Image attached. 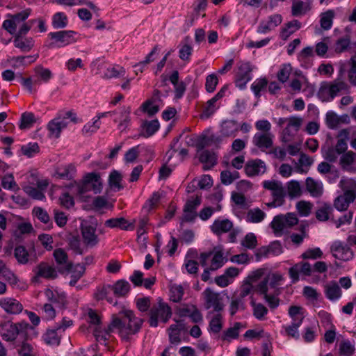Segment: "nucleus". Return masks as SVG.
Masks as SVG:
<instances>
[{"label":"nucleus","instance_id":"f257e3e1","mask_svg":"<svg viewBox=\"0 0 356 356\" xmlns=\"http://www.w3.org/2000/svg\"><path fill=\"white\" fill-rule=\"evenodd\" d=\"M143 322L141 318L134 316L132 311L124 309L118 316H113L109 330L116 329L122 339H127L129 336L139 331Z\"/></svg>","mask_w":356,"mask_h":356},{"label":"nucleus","instance_id":"f03ea898","mask_svg":"<svg viewBox=\"0 0 356 356\" xmlns=\"http://www.w3.org/2000/svg\"><path fill=\"white\" fill-rule=\"evenodd\" d=\"M348 89L347 84L342 81H323L321 83L318 97L322 102H330L341 91Z\"/></svg>","mask_w":356,"mask_h":356},{"label":"nucleus","instance_id":"7ed1b4c3","mask_svg":"<svg viewBox=\"0 0 356 356\" xmlns=\"http://www.w3.org/2000/svg\"><path fill=\"white\" fill-rule=\"evenodd\" d=\"M284 280L283 275L279 273L269 274L256 285V292H273L275 294H280V286L282 284Z\"/></svg>","mask_w":356,"mask_h":356},{"label":"nucleus","instance_id":"20e7f679","mask_svg":"<svg viewBox=\"0 0 356 356\" xmlns=\"http://www.w3.org/2000/svg\"><path fill=\"white\" fill-rule=\"evenodd\" d=\"M26 323H13L6 322L1 327V334L6 341H13L17 337L23 339L26 335V331L29 327Z\"/></svg>","mask_w":356,"mask_h":356},{"label":"nucleus","instance_id":"39448f33","mask_svg":"<svg viewBox=\"0 0 356 356\" xmlns=\"http://www.w3.org/2000/svg\"><path fill=\"white\" fill-rule=\"evenodd\" d=\"M69 119L74 122H77L75 114L72 111H67L63 116L60 115L51 120L47 125L49 136L56 138H59L62 130L67 127Z\"/></svg>","mask_w":356,"mask_h":356},{"label":"nucleus","instance_id":"423d86ee","mask_svg":"<svg viewBox=\"0 0 356 356\" xmlns=\"http://www.w3.org/2000/svg\"><path fill=\"white\" fill-rule=\"evenodd\" d=\"M149 325L152 327H157L159 321L165 323L172 316L171 308L168 304L160 300L150 310Z\"/></svg>","mask_w":356,"mask_h":356},{"label":"nucleus","instance_id":"0eeeda50","mask_svg":"<svg viewBox=\"0 0 356 356\" xmlns=\"http://www.w3.org/2000/svg\"><path fill=\"white\" fill-rule=\"evenodd\" d=\"M297 216L293 213H288L286 215L275 216L270 226L277 236L281 235L285 230L298 224Z\"/></svg>","mask_w":356,"mask_h":356},{"label":"nucleus","instance_id":"6e6552de","mask_svg":"<svg viewBox=\"0 0 356 356\" xmlns=\"http://www.w3.org/2000/svg\"><path fill=\"white\" fill-rule=\"evenodd\" d=\"M211 256L212 258L209 266L211 270H216L220 268L227 261L221 248L216 247L212 251L200 254L199 259L201 266L203 267L206 266L207 265V261Z\"/></svg>","mask_w":356,"mask_h":356},{"label":"nucleus","instance_id":"1a4fd4ad","mask_svg":"<svg viewBox=\"0 0 356 356\" xmlns=\"http://www.w3.org/2000/svg\"><path fill=\"white\" fill-rule=\"evenodd\" d=\"M252 67L249 62H239L235 79L236 86L241 90L245 89L247 83L252 79Z\"/></svg>","mask_w":356,"mask_h":356},{"label":"nucleus","instance_id":"9d476101","mask_svg":"<svg viewBox=\"0 0 356 356\" xmlns=\"http://www.w3.org/2000/svg\"><path fill=\"white\" fill-rule=\"evenodd\" d=\"M76 35V33L73 31H59L51 32L48 34L49 37L54 40L51 45L56 47H63L75 42Z\"/></svg>","mask_w":356,"mask_h":356},{"label":"nucleus","instance_id":"9b49d317","mask_svg":"<svg viewBox=\"0 0 356 356\" xmlns=\"http://www.w3.org/2000/svg\"><path fill=\"white\" fill-rule=\"evenodd\" d=\"M262 186L271 192L272 199H275L277 203H284L286 192L281 181L265 180L262 182Z\"/></svg>","mask_w":356,"mask_h":356},{"label":"nucleus","instance_id":"f8f14e48","mask_svg":"<svg viewBox=\"0 0 356 356\" xmlns=\"http://www.w3.org/2000/svg\"><path fill=\"white\" fill-rule=\"evenodd\" d=\"M332 256L339 260L349 261L353 258L354 254L349 245L341 241H335L330 245Z\"/></svg>","mask_w":356,"mask_h":356},{"label":"nucleus","instance_id":"ddd939ff","mask_svg":"<svg viewBox=\"0 0 356 356\" xmlns=\"http://www.w3.org/2000/svg\"><path fill=\"white\" fill-rule=\"evenodd\" d=\"M29 10H22L10 16V19H6L3 23V27L10 34H15L17 28L29 17Z\"/></svg>","mask_w":356,"mask_h":356},{"label":"nucleus","instance_id":"4468645a","mask_svg":"<svg viewBox=\"0 0 356 356\" xmlns=\"http://www.w3.org/2000/svg\"><path fill=\"white\" fill-rule=\"evenodd\" d=\"M49 303L55 304L58 308L65 309L67 305L66 293L58 289L47 288L44 291Z\"/></svg>","mask_w":356,"mask_h":356},{"label":"nucleus","instance_id":"2eb2a0df","mask_svg":"<svg viewBox=\"0 0 356 356\" xmlns=\"http://www.w3.org/2000/svg\"><path fill=\"white\" fill-rule=\"evenodd\" d=\"M313 273V268L312 265L308 262L300 261L289 270V275L291 279L292 283H296L300 280V275L305 276H310Z\"/></svg>","mask_w":356,"mask_h":356},{"label":"nucleus","instance_id":"dca6fc26","mask_svg":"<svg viewBox=\"0 0 356 356\" xmlns=\"http://www.w3.org/2000/svg\"><path fill=\"white\" fill-rule=\"evenodd\" d=\"M81 234L84 243L93 247L99 243L98 236L96 234V225L85 222L81 226Z\"/></svg>","mask_w":356,"mask_h":356},{"label":"nucleus","instance_id":"f3484780","mask_svg":"<svg viewBox=\"0 0 356 356\" xmlns=\"http://www.w3.org/2000/svg\"><path fill=\"white\" fill-rule=\"evenodd\" d=\"M261 275V271L257 270L250 274L247 279L244 281L243 284L241 286L238 297L244 299L245 297L252 294L255 291L256 286L254 284L259 279Z\"/></svg>","mask_w":356,"mask_h":356},{"label":"nucleus","instance_id":"a211bd4d","mask_svg":"<svg viewBox=\"0 0 356 356\" xmlns=\"http://www.w3.org/2000/svg\"><path fill=\"white\" fill-rule=\"evenodd\" d=\"M266 171V163L259 159L250 160L245 165V172L249 177L262 175Z\"/></svg>","mask_w":356,"mask_h":356},{"label":"nucleus","instance_id":"6ab92c4d","mask_svg":"<svg viewBox=\"0 0 356 356\" xmlns=\"http://www.w3.org/2000/svg\"><path fill=\"white\" fill-rule=\"evenodd\" d=\"M201 204L200 197H192L188 200L184 207L183 220L186 222H192L197 216V209Z\"/></svg>","mask_w":356,"mask_h":356},{"label":"nucleus","instance_id":"aec40b11","mask_svg":"<svg viewBox=\"0 0 356 356\" xmlns=\"http://www.w3.org/2000/svg\"><path fill=\"white\" fill-rule=\"evenodd\" d=\"M282 17L280 15L274 14L270 15L268 17L267 20L261 21L259 23L257 31L259 33H267L280 25L282 23Z\"/></svg>","mask_w":356,"mask_h":356},{"label":"nucleus","instance_id":"412c9836","mask_svg":"<svg viewBox=\"0 0 356 356\" xmlns=\"http://www.w3.org/2000/svg\"><path fill=\"white\" fill-rule=\"evenodd\" d=\"M204 294L207 309L213 308L216 312H220L222 309L223 305L218 293L213 291L210 289H207L204 291Z\"/></svg>","mask_w":356,"mask_h":356},{"label":"nucleus","instance_id":"4be33fe9","mask_svg":"<svg viewBox=\"0 0 356 356\" xmlns=\"http://www.w3.org/2000/svg\"><path fill=\"white\" fill-rule=\"evenodd\" d=\"M239 130V124L234 120H223L220 126V136L223 138H234Z\"/></svg>","mask_w":356,"mask_h":356},{"label":"nucleus","instance_id":"5701e85b","mask_svg":"<svg viewBox=\"0 0 356 356\" xmlns=\"http://www.w3.org/2000/svg\"><path fill=\"white\" fill-rule=\"evenodd\" d=\"M356 197L355 193L352 190L346 191L343 195L337 197L334 200V207L340 211H346L350 204L353 202Z\"/></svg>","mask_w":356,"mask_h":356},{"label":"nucleus","instance_id":"b1692460","mask_svg":"<svg viewBox=\"0 0 356 356\" xmlns=\"http://www.w3.org/2000/svg\"><path fill=\"white\" fill-rule=\"evenodd\" d=\"M311 0H293L291 15L294 17H301L306 15L312 9Z\"/></svg>","mask_w":356,"mask_h":356},{"label":"nucleus","instance_id":"393cba45","mask_svg":"<svg viewBox=\"0 0 356 356\" xmlns=\"http://www.w3.org/2000/svg\"><path fill=\"white\" fill-rule=\"evenodd\" d=\"M301 123V118L296 117L289 118L287 126L283 131V138L284 141H289L291 140V138L299 130Z\"/></svg>","mask_w":356,"mask_h":356},{"label":"nucleus","instance_id":"a878e982","mask_svg":"<svg viewBox=\"0 0 356 356\" xmlns=\"http://www.w3.org/2000/svg\"><path fill=\"white\" fill-rule=\"evenodd\" d=\"M0 305L8 314H17L22 311V305L17 300L4 298L0 300Z\"/></svg>","mask_w":356,"mask_h":356},{"label":"nucleus","instance_id":"bb28decb","mask_svg":"<svg viewBox=\"0 0 356 356\" xmlns=\"http://www.w3.org/2000/svg\"><path fill=\"white\" fill-rule=\"evenodd\" d=\"M356 163V153L353 151H348L343 154L339 160L341 168L349 172H355L356 168L353 165Z\"/></svg>","mask_w":356,"mask_h":356},{"label":"nucleus","instance_id":"cd10ccee","mask_svg":"<svg viewBox=\"0 0 356 356\" xmlns=\"http://www.w3.org/2000/svg\"><path fill=\"white\" fill-rule=\"evenodd\" d=\"M252 143L261 149H268L273 145V135L270 133H256Z\"/></svg>","mask_w":356,"mask_h":356},{"label":"nucleus","instance_id":"c85d7f7f","mask_svg":"<svg viewBox=\"0 0 356 356\" xmlns=\"http://www.w3.org/2000/svg\"><path fill=\"white\" fill-rule=\"evenodd\" d=\"M35 77L34 84L35 86H40L41 83H48L53 77V74L51 71L45 68L42 65H37L34 68Z\"/></svg>","mask_w":356,"mask_h":356},{"label":"nucleus","instance_id":"c756f323","mask_svg":"<svg viewBox=\"0 0 356 356\" xmlns=\"http://www.w3.org/2000/svg\"><path fill=\"white\" fill-rule=\"evenodd\" d=\"M130 113V108L125 106L120 108L118 112L115 111L114 115H117V116L115 118L114 121L118 122V129L120 130L124 131L128 127L131 120Z\"/></svg>","mask_w":356,"mask_h":356},{"label":"nucleus","instance_id":"7c9ffc66","mask_svg":"<svg viewBox=\"0 0 356 356\" xmlns=\"http://www.w3.org/2000/svg\"><path fill=\"white\" fill-rule=\"evenodd\" d=\"M232 228L233 223L228 219H216L211 225V230L218 236L229 232Z\"/></svg>","mask_w":356,"mask_h":356},{"label":"nucleus","instance_id":"2f4dec72","mask_svg":"<svg viewBox=\"0 0 356 356\" xmlns=\"http://www.w3.org/2000/svg\"><path fill=\"white\" fill-rule=\"evenodd\" d=\"M266 213L259 207H254L247 211L245 220L248 223L258 224L266 218Z\"/></svg>","mask_w":356,"mask_h":356},{"label":"nucleus","instance_id":"473e14b6","mask_svg":"<svg viewBox=\"0 0 356 356\" xmlns=\"http://www.w3.org/2000/svg\"><path fill=\"white\" fill-rule=\"evenodd\" d=\"M305 186L307 191L312 197H321L323 193V186L321 181L307 177L305 180Z\"/></svg>","mask_w":356,"mask_h":356},{"label":"nucleus","instance_id":"72a5a7b5","mask_svg":"<svg viewBox=\"0 0 356 356\" xmlns=\"http://www.w3.org/2000/svg\"><path fill=\"white\" fill-rule=\"evenodd\" d=\"M76 172V167L70 163L57 167L55 174L60 179L71 180L74 177Z\"/></svg>","mask_w":356,"mask_h":356},{"label":"nucleus","instance_id":"f704fd0d","mask_svg":"<svg viewBox=\"0 0 356 356\" xmlns=\"http://www.w3.org/2000/svg\"><path fill=\"white\" fill-rule=\"evenodd\" d=\"M341 290L337 282L332 281L325 286V295L331 301H336L341 296Z\"/></svg>","mask_w":356,"mask_h":356},{"label":"nucleus","instance_id":"c9c22d12","mask_svg":"<svg viewBox=\"0 0 356 356\" xmlns=\"http://www.w3.org/2000/svg\"><path fill=\"white\" fill-rule=\"evenodd\" d=\"M111 293H113L111 285H104L97 289L95 297L97 300H106L109 303L115 305L117 302L111 296Z\"/></svg>","mask_w":356,"mask_h":356},{"label":"nucleus","instance_id":"e433bc0d","mask_svg":"<svg viewBox=\"0 0 356 356\" xmlns=\"http://www.w3.org/2000/svg\"><path fill=\"white\" fill-rule=\"evenodd\" d=\"M199 160L204 163V169L209 170L216 163V155L213 152L202 150L199 153Z\"/></svg>","mask_w":356,"mask_h":356},{"label":"nucleus","instance_id":"4c0bfd02","mask_svg":"<svg viewBox=\"0 0 356 356\" xmlns=\"http://www.w3.org/2000/svg\"><path fill=\"white\" fill-rule=\"evenodd\" d=\"M104 225L110 228H120L121 229H133V223H129L124 218H110L105 221Z\"/></svg>","mask_w":356,"mask_h":356},{"label":"nucleus","instance_id":"58836bf2","mask_svg":"<svg viewBox=\"0 0 356 356\" xmlns=\"http://www.w3.org/2000/svg\"><path fill=\"white\" fill-rule=\"evenodd\" d=\"M59 330L56 327L54 329H47L42 335L44 343L49 346H58L60 342V337L58 335Z\"/></svg>","mask_w":356,"mask_h":356},{"label":"nucleus","instance_id":"ea45409f","mask_svg":"<svg viewBox=\"0 0 356 356\" xmlns=\"http://www.w3.org/2000/svg\"><path fill=\"white\" fill-rule=\"evenodd\" d=\"M111 286L113 293L116 297H124L130 291V284L124 280L117 281Z\"/></svg>","mask_w":356,"mask_h":356},{"label":"nucleus","instance_id":"a19ab883","mask_svg":"<svg viewBox=\"0 0 356 356\" xmlns=\"http://www.w3.org/2000/svg\"><path fill=\"white\" fill-rule=\"evenodd\" d=\"M99 73L104 79L118 78L125 74V70L121 66L113 65L106 67L103 73L101 72Z\"/></svg>","mask_w":356,"mask_h":356},{"label":"nucleus","instance_id":"79ce46f5","mask_svg":"<svg viewBox=\"0 0 356 356\" xmlns=\"http://www.w3.org/2000/svg\"><path fill=\"white\" fill-rule=\"evenodd\" d=\"M241 327H245L240 322H236L234 326L225 330L221 335V339L223 341H230L232 339H237L239 336V330Z\"/></svg>","mask_w":356,"mask_h":356},{"label":"nucleus","instance_id":"37998d69","mask_svg":"<svg viewBox=\"0 0 356 356\" xmlns=\"http://www.w3.org/2000/svg\"><path fill=\"white\" fill-rule=\"evenodd\" d=\"M300 27H301L300 22L296 19H293L291 22H289L286 24H285L284 26L282 28L281 33H280V36L282 39L286 40L291 34H293L296 31L300 29Z\"/></svg>","mask_w":356,"mask_h":356},{"label":"nucleus","instance_id":"c03bdc74","mask_svg":"<svg viewBox=\"0 0 356 356\" xmlns=\"http://www.w3.org/2000/svg\"><path fill=\"white\" fill-rule=\"evenodd\" d=\"M339 136L341 137V138L337 140V144L333 147L339 154H343L348 152V144L346 141L348 140L349 132L346 129H343L340 131Z\"/></svg>","mask_w":356,"mask_h":356},{"label":"nucleus","instance_id":"a18cd8bd","mask_svg":"<svg viewBox=\"0 0 356 356\" xmlns=\"http://www.w3.org/2000/svg\"><path fill=\"white\" fill-rule=\"evenodd\" d=\"M54 257L58 264L65 265V270L66 271L69 272L72 270V264L67 261V254L64 250L61 248L56 249L54 252Z\"/></svg>","mask_w":356,"mask_h":356},{"label":"nucleus","instance_id":"49530a36","mask_svg":"<svg viewBox=\"0 0 356 356\" xmlns=\"http://www.w3.org/2000/svg\"><path fill=\"white\" fill-rule=\"evenodd\" d=\"M14 45L15 47L20 49L22 51H29L34 45V41L31 38L23 39L19 35H16L14 40Z\"/></svg>","mask_w":356,"mask_h":356},{"label":"nucleus","instance_id":"de8ad7c7","mask_svg":"<svg viewBox=\"0 0 356 356\" xmlns=\"http://www.w3.org/2000/svg\"><path fill=\"white\" fill-rule=\"evenodd\" d=\"M301 319H295L292 321L291 324L289 325H283L282 328L284 330L286 334L289 337L298 339L300 337L298 328L302 325Z\"/></svg>","mask_w":356,"mask_h":356},{"label":"nucleus","instance_id":"09e8293b","mask_svg":"<svg viewBox=\"0 0 356 356\" xmlns=\"http://www.w3.org/2000/svg\"><path fill=\"white\" fill-rule=\"evenodd\" d=\"M287 195L291 199L298 197L302 194L300 183L296 180H291L286 184Z\"/></svg>","mask_w":356,"mask_h":356},{"label":"nucleus","instance_id":"8fccbe9b","mask_svg":"<svg viewBox=\"0 0 356 356\" xmlns=\"http://www.w3.org/2000/svg\"><path fill=\"white\" fill-rule=\"evenodd\" d=\"M68 19L64 13L58 12L52 16V26L56 29H60L66 27Z\"/></svg>","mask_w":356,"mask_h":356},{"label":"nucleus","instance_id":"3c124183","mask_svg":"<svg viewBox=\"0 0 356 356\" xmlns=\"http://www.w3.org/2000/svg\"><path fill=\"white\" fill-rule=\"evenodd\" d=\"M37 275L48 279H54L56 277L57 273L56 270L45 264H41L38 266Z\"/></svg>","mask_w":356,"mask_h":356},{"label":"nucleus","instance_id":"603ef678","mask_svg":"<svg viewBox=\"0 0 356 356\" xmlns=\"http://www.w3.org/2000/svg\"><path fill=\"white\" fill-rule=\"evenodd\" d=\"M85 184L87 188L90 186L95 193L100 192L99 177L96 173H90L85 177Z\"/></svg>","mask_w":356,"mask_h":356},{"label":"nucleus","instance_id":"864d4df0","mask_svg":"<svg viewBox=\"0 0 356 356\" xmlns=\"http://www.w3.org/2000/svg\"><path fill=\"white\" fill-rule=\"evenodd\" d=\"M334 17V12L332 10L327 11L321 15L320 24L322 29L324 30H329L332 28L333 19Z\"/></svg>","mask_w":356,"mask_h":356},{"label":"nucleus","instance_id":"5fc2aeb1","mask_svg":"<svg viewBox=\"0 0 356 356\" xmlns=\"http://www.w3.org/2000/svg\"><path fill=\"white\" fill-rule=\"evenodd\" d=\"M282 252V247L277 241L272 243L267 248H263L259 250V254L264 257L268 254L279 255Z\"/></svg>","mask_w":356,"mask_h":356},{"label":"nucleus","instance_id":"6e6d98bb","mask_svg":"<svg viewBox=\"0 0 356 356\" xmlns=\"http://www.w3.org/2000/svg\"><path fill=\"white\" fill-rule=\"evenodd\" d=\"M159 129V122L157 120L146 121L143 124V135L149 137L154 134Z\"/></svg>","mask_w":356,"mask_h":356},{"label":"nucleus","instance_id":"4d7b16f0","mask_svg":"<svg viewBox=\"0 0 356 356\" xmlns=\"http://www.w3.org/2000/svg\"><path fill=\"white\" fill-rule=\"evenodd\" d=\"M161 195L159 192H154L152 196L146 201L143 207L145 212H149L154 209L159 203Z\"/></svg>","mask_w":356,"mask_h":356},{"label":"nucleus","instance_id":"13d9d810","mask_svg":"<svg viewBox=\"0 0 356 356\" xmlns=\"http://www.w3.org/2000/svg\"><path fill=\"white\" fill-rule=\"evenodd\" d=\"M184 291L181 285L173 284L170 289V298L174 302H179L182 300Z\"/></svg>","mask_w":356,"mask_h":356},{"label":"nucleus","instance_id":"bf43d9fd","mask_svg":"<svg viewBox=\"0 0 356 356\" xmlns=\"http://www.w3.org/2000/svg\"><path fill=\"white\" fill-rule=\"evenodd\" d=\"M245 309V303L243 300L234 296L231 300L229 305V312L231 316H234L237 312Z\"/></svg>","mask_w":356,"mask_h":356},{"label":"nucleus","instance_id":"052dcab7","mask_svg":"<svg viewBox=\"0 0 356 356\" xmlns=\"http://www.w3.org/2000/svg\"><path fill=\"white\" fill-rule=\"evenodd\" d=\"M251 304L253 307L254 316L259 321L263 320L264 316L268 314V309L261 303H255L253 300Z\"/></svg>","mask_w":356,"mask_h":356},{"label":"nucleus","instance_id":"680f3d73","mask_svg":"<svg viewBox=\"0 0 356 356\" xmlns=\"http://www.w3.org/2000/svg\"><path fill=\"white\" fill-rule=\"evenodd\" d=\"M260 295L264 296V298L268 303V306L270 309H275L280 305V300L278 298V296L280 294H275L273 292H266V293H259Z\"/></svg>","mask_w":356,"mask_h":356},{"label":"nucleus","instance_id":"e2e57ef3","mask_svg":"<svg viewBox=\"0 0 356 356\" xmlns=\"http://www.w3.org/2000/svg\"><path fill=\"white\" fill-rule=\"evenodd\" d=\"M24 191L31 197L37 200H43L45 199L44 193L40 189L31 186H26L23 188Z\"/></svg>","mask_w":356,"mask_h":356},{"label":"nucleus","instance_id":"0e129e2a","mask_svg":"<svg viewBox=\"0 0 356 356\" xmlns=\"http://www.w3.org/2000/svg\"><path fill=\"white\" fill-rule=\"evenodd\" d=\"M42 315L44 319L51 321L56 316V311L52 304L47 302L42 307Z\"/></svg>","mask_w":356,"mask_h":356},{"label":"nucleus","instance_id":"69168bd1","mask_svg":"<svg viewBox=\"0 0 356 356\" xmlns=\"http://www.w3.org/2000/svg\"><path fill=\"white\" fill-rule=\"evenodd\" d=\"M86 268L82 264H77L72 270L71 280L70 282V286H74L77 281L83 275Z\"/></svg>","mask_w":356,"mask_h":356},{"label":"nucleus","instance_id":"338daca9","mask_svg":"<svg viewBox=\"0 0 356 356\" xmlns=\"http://www.w3.org/2000/svg\"><path fill=\"white\" fill-rule=\"evenodd\" d=\"M17 261L21 264H25L29 261V253L24 246H17L14 252Z\"/></svg>","mask_w":356,"mask_h":356},{"label":"nucleus","instance_id":"774afa93","mask_svg":"<svg viewBox=\"0 0 356 356\" xmlns=\"http://www.w3.org/2000/svg\"><path fill=\"white\" fill-rule=\"evenodd\" d=\"M122 181L121 175L116 170H113L109 175V184L112 188H114L115 191H120L122 188L120 182Z\"/></svg>","mask_w":356,"mask_h":356}]
</instances>
